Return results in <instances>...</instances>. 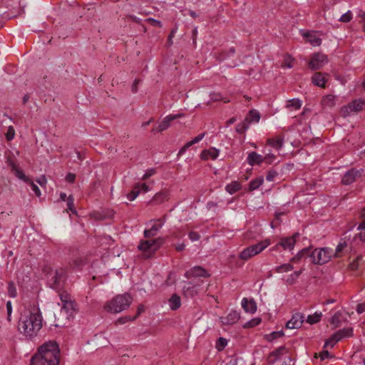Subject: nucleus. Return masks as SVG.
<instances>
[{
  "instance_id": "5fc2aeb1",
  "label": "nucleus",
  "mask_w": 365,
  "mask_h": 365,
  "mask_svg": "<svg viewBox=\"0 0 365 365\" xmlns=\"http://www.w3.org/2000/svg\"><path fill=\"white\" fill-rule=\"evenodd\" d=\"M285 350V347L284 346H279V348L274 350L271 354L270 356H273L275 357H278L283 354L284 351Z\"/></svg>"
},
{
  "instance_id": "69168bd1",
  "label": "nucleus",
  "mask_w": 365,
  "mask_h": 365,
  "mask_svg": "<svg viewBox=\"0 0 365 365\" xmlns=\"http://www.w3.org/2000/svg\"><path fill=\"white\" fill-rule=\"evenodd\" d=\"M76 179V175L74 173H69L66 176V180L68 182H74Z\"/></svg>"
},
{
  "instance_id": "6e6552de",
  "label": "nucleus",
  "mask_w": 365,
  "mask_h": 365,
  "mask_svg": "<svg viewBox=\"0 0 365 365\" xmlns=\"http://www.w3.org/2000/svg\"><path fill=\"white\" fill-rule=\"evenodd\" d=\"M327 62L328 59L324 54L315 53L308 63V66L311 70L316 71L322 68Z\"/></svg>"
},
{
  "instance_id": "5701e85b",
  "label": "nucleus",
  "mask_w": 365,
  "mask_h": 365,
  "mask_svg": "<svg viewBox=\"0 0 365 365\" xmlns=\"http://www.w3.org/2000/svg\"><path fill=\"white\" fill-rule=\"evenodd\" d=\"M242 306L246 312L255 313L257 310V304L254 299H248L243 298L242 300Z\"/></svg>"
},
{
  "instance_id": "4be33fe9",
  "label": "nucleus",
  "mask_w": 365,
  "mask_h": 365,
  "mask_svg": "<svg viewBox=\"0 0 365 365\" xmlns=\"http://www.w3.org/2000/svg\"><path fill=\"white\" fill-rule=\"evenodd\" d=\"M264 160L263 156L256 152L250 153L247 158V161L250 165H261Z\"/></svg>"
},
{
  "instance_id": "423d86ee",
  "label": "nucleus",
  "mask_w": 365,
  "mask_h": 365,
  "mask_svg": "<svg viewBox=\"0 0 365 365\" xmlns=\"http://www.w3.org/2000/svg\"><path fill=\"white\" fill-rule=\"evenodd\" d=\"M269 244V240H265L255 245L249 246L240 252V258L243 260H247L252 257L260 253L266 247H267Z\"/></svg>"
},
{
  "instance_id": "6ab92c4d",
  "label": "nucleus",
  "mask_w": 365,
  "mask_h": 365,
  "mask_svg": "<svg viewBox=\"0 0 365 365\" xmlns=\"http://www.w3.org/2000/svg\"><path fill=\"white\" fill-rule=\"evenodd\" d=\"M240 319V314L237 311H231L226 317L220 318L224 325H232L235 324Z\"/></svg>"
},
{
  "instance_id": "052dcab7",
  "label": "nucleus",
  "mask_w": 365,
  "mask_h": 365,
  "mask_svg": "<svg viewBox=\"0 0 365 365\" xmlns=\"http://www.w3.org/2000/svg\"><path fill=\"white\" fill-rule=\"evenodd\" d=\"M145 21L154 26H157V27H160V28L162 26V24L160 21L154 19L153 18H148Z\"/></svg>"
},
{
  "instance_id": "2eb2a0df",
  "label": "nucleus",
  "mask_w": 365,
  "mask_h": 365,
  "mask_svg": "<svg viewBox=\"0 0 365 365\" xmlns=\"http://www.w3.org/2000/svg\"><path fill=\"white\" fill-rule=\"evenodd\" d=\"M304 319V316L301 313H295L292 319L286 323L287 329H298L301 327Z\"/></svg>"
},
{
  "instance_id": "680f3d73",
  "label": "nucleus",
  "mask_w": 365,
  "mask_h": 365,
  "mask_svg": "<svg viewBox=\"0 0 365 365\" xmlns=\"http://www.w3.org/2000/svg\"><path fill=\"white\" fill-rule=\"evenodd\" d=\"M155 172H156V170L154 168L148 170L145 172V173L143 175V176L142 177V180H147L148 178H150V176L153 175L155 173Z\"/></svg>"
},
{
  "instance_id": "f704fd0d",
  "label": "nucleus",
  "mask_w": 365,
  "mask_h": 365,
  "mask_svg": "<svg viewBox=\"0 0 365 365\" xmlns=\"http://www.w3.org/2000/svg\"><path fill=\"white\" fill-rule=\"evenodd\" d=\"M264 179L263 177H259L254 180H252L250 182V190H255L259 187V186L263 183Z\"/></svg>"
},
{
  "instance_id": "393cba45",
  "label": "nucleus",
  "mask_w": 365,
  "mask_h": 365,
  "mask_svg": "<svg viewBox=\"0 0 365 365\" xmlns=\"http://www.w3.org/2000/svg\"><path fill=\"white\" fill-rule=\"evenodd\" d=\"M205 133H201L193 138L192 140L186 143L179 150L178 155H182L185 151L194 144L199 143L205 137Z\"/></svg>"
},
{
  "instance_id": "13d9d810",
  "label": "nucleus",
  "mask_w": 365,
  "mask_h": 365,
  "mask_svg": "<svg viewBox=\"0 0 365 365\" xmlns=\"http://www.w3.org/2000/svg\"><path fill=\"white\" fill-rule=\"evenodd\" d=\"M278 175L277 172L274 170H270L268 171L266 176V179L268 181H273L275 177Z\"/></svg>"
},
{
  "instance_id": "a878e982",
  "label": "nucleus",
  "mask_w": 365,
  "mask_h": 365,
  "mask_svg": "<svg viewBox=\"0 0 365 365\" xmlns=\"http://www.w3.org/2000/svg\"><path fill=\"white\" fill-rule=\"evenodd\" d=\"M9 166L11 167V171L14 173L16 178L23 180L25 182H29L30 178L28 176H26L24 173V172L21 170H20L14 163H10Z\"/></svg>"
},
{
  "instance_id": "7ed1b4c3",
  "label": "nucleus",
  "mask_w": 365,
  "mask_h": 365,
  "mask_svg": "<svg viewBox=\"0 0 365 365\" xmlns=\"http://www.w3.org/2000/svg\"><path fill=\"white\" fill-rule=\"evenodd\" d=\"M132 300V297L128 293L118 294L110 301H108L103 308L106 312L110 313H119L128 309Z\"/></svg>"
},
{
  "instance_id": "603ef678",
  "label": "nucleus",
  "mask_w": 365,
  "mask_h": 365,
  "mask_svg": "<svg viewBox=\"0 0 365 365\" xmlns=\"http://www.w3.org/2000/svg\"><path fill=\"white\" fill-rule=\"evenodd\" d=\"M263 158H264V162L267 163V164H272L273 161L275 160L276 156L274 154L269 152Z\"/></svg>"
},
{
  "instance_id": "ea45409f",
  "label": "nucleus",
  "mask_w": 365,
  "mask_h": 365,
  "mask_svg": "<svg viewBox=\"0 0 365 365\" xmlns=\"http://www.w3.org/2000/svg\"><path fill=\"white\" fill-rule=\"evenodd\" d=\"M140 193V185L134 187L133 190L127 195V197L130 201L134 200Z\"/></svg>"
},
{
  "instance_id": "412c9836",
  "label": "nucleus",
  "mask_w": 365,
  "mask_h": 365,
  "mask_svg": "<svg viewBox=\"0 0 365 365\" xmlns=\"http://www.w3.org/2000/svg\"><path fill=\"white\" fill-rule=\"evenodd\" d=\"M303 37L313 46H317L322 43V39L316 35L315 32H305L303 34Z\"/></svg>"
},
{
  "instance_id": "f257e3e1",
  "label": "nucleus",
  "mask_w": 365,
  "mask_h": 365,
  "mask_svg": "<svg viewBox=\"0 0 365 365\" xmlns=\"http://www.w3.org/2000/svg\"><path fill=\"white\" fill-rule=\"evenodd\" d=\"M59 354L58 344L54 341H48L38 348L29 365H58Z\"/></svg>"
},
{
  "instance_id": "58836bf2",
  "label": "nucleus",
  "mask_w": 365,
  "mask_h": 365,
  "mask_svg": "<svg viewBox=\"0 0 365 365\" xmlns=\"http://www.w3.org/2000/svg\"><path fill=\"white\" fill-rule=\"evenodd\" d=\"M249 125V123L245 120L243 122L237 125L236 131L240 134H242L248 129Z\"/></svg>"
},
{
  "instance_id": "cd10ccee",
  "label": "nucleus",
  "mask_w": 365,
  "mask_h": 365,
  "mask_svg": "<svg viewBox=\"0 0 365 365\" xmlns=\"http://www.w3.org/2000/svg\"><path fill=\"white\" fill-rule=\"evenodd\" d=\"M312 81L314 85L321 88L325 87V83L327 82L325 76L319 72H317L313 75Z\"/></svg>"
},
{
  "instance_id": "3c124183",
  "label": "nucleus",
  "mask_w": 365,
  "mask_h": 365,
  "mask_svg": "<svg viewBox=\"0 0 365 365\" xmlns=\"http://www.w3.org/2000/svg\"><path fill=\"white\" fill-rule=\"evenodd\" d=\"M26 183H28L31 186V190L34 191V192L36 194L37 197H39L41 195V191L38 187L36 184H34V182L32 180H31V179L29 180V182H27Z\"/></svg>"
},
{
  "instance_id": "774afa93",
  "label": "nucleus",
  "mask_w": 365,
  "mask_h": 365,
  "mask_svg": "<svg viewBox=\"0 0 365 365\" xmlns=\"http://www.w3.org/2000/svg\"><path fill=\"white\" fill-rule=\"evenodd\" d=\"M359 314H361L365 312V303L359 304L356 309Z\"/></svg>"
},
{
  "instance_id": "f3484780",
  "label": "nucleus",
  "mask_w": 365,
  "mask_h": 365,
  "mask_svg": "<svg viewBox=\"0 0 365 365\" xmlns=\"http://www.w3.org/2000/svg\"><path fill=\"white\" fill-rule=\"evenodd\" d=\"M154 222L155 224L151 227L150 229L144 230L143 234L145 238H150L151 237L155 236L157 232L164 225L165 220L164 219H158L155 220Z\"/></svg>"
},
{
  "instance_id": "49530a36",
  "label": "nucleus",
  "mask_w": 365,
  "mask_h": 365,
  "mask_svg": "<svg viewBox=\"0 0 365 365\" xmlns=\"http://www.w3.org/2000/svg\"><path fill=\"white\" fill-rule=\"evenodd\" d=\"M307 252V250H302L294 257L291 259V262L298 263L301 259L304 257V254Z\"/></svg>"
},
{
  "instance_id": "72a5a7b5",
  "label": "nucleus",
  "mask_w": 365,
  "mask_h": 365,
  "mask_svg": "<svg viewBox=\"0 0 365 365\" xmlns=\"http://www.w3.org/2000/svg\"><path fill=\"white\" fill-rule=\"evenodd\" d=\"M347 247V243L345 240H341L340 242L336 247L335 251L334 252L333 257H339L341 256V252Z\"/></svg>"
},
{
  "instance_id": "c85d7f7f",
  "label": "nucleus",
  "mask_w": 365,
  "mask_h": 365,
  "mask_svg": "<svg viewBox=\"0 0 365 365\" xmlns=\"http://www.w3.org/2000/svg\"><path fill=\"white\" fill-rule=\"evenodd\" d=\"M70 266L73 269H80L85 264V259L80 255L73 256L69 262Z\"/></svg>"
},
{
  "instance_id": "4d7b16f0",
  "label": "nucleus",
  "mask_w": 365,
  "mask_h": 365,
  "mask_svg": "<svg viewBox=\"0 0 365 365\" xmlns=\"http://www.w3.org/2000/svg\"><path fill=\"white\" fill-rule=\"evenodd\" d=\"M351 13L350 11L346 12V14L341 16L339 18V21L341 22L347 23L351 19Z\"/></svg>"
},
{
  "instance_id": "2f4dec72",
  "label": "nucleus",
  "mask_w": 365,
  "mask_h": 365,
  "mask_svg": "<svg viewBox=\"0 0 365 365\" xmlns=\"http://www.w3.org/2000/svg\"><path fill=\"white\" fill-rule=\"evenodd\" d=\"M241 189V185L237 181H233L228 184L225 187V190L227 192L232 195Z\"/></svg>"
},
{
  "instance_id": "4468645a",
  "label": "nucleus",
  "mask_w": 365,
  "mask_h": 365,
  "mask_svg": "<svg viewBox=\"0 0 365 365\" xmlns=\"http://www.w3.org/2000/svg\"><path fill=\"white\" fill-rule=\"evenodd\" d=\"M299 234L296 232L292 237H282L279 242L277 244L276 247L280 246L283 247L284 250H291L294 248L297 238L299 237Z\"/></svg>"
},
{
  "instance_id": "bb28decb",
  "label": "nucleus",
  "mask_w": 365,
  "mask_h": 365,
  "mask_svg": "<svg viewBox=\"0 0 365 365\" xmlns=\"http://www.w3.org/2000/svg\"><path fill=\"white\" fill-rule=\"evenodd\" d=\"M353 335V329L352 328H344L342 329L338 330L335 332L333 336L336 338V341H340L344 337H350Z\"/></svg>"
},
{
  "instance_id": "0e129e2a",
  "label": "nucleus",
  "mask_w": 365,
  "mask_h": 365,
  "mask_svg": "<svg viewBox=\"0 0 365 365\" xmlns=\"http://www.w3.org/2000/svg\"><path fill=\"white\" fill-rule=\"evenodd\" d=\"M6 310H7V315H8L7 319H8V321H11V312H12V305H11V302L10 301H8L6 302Z\"/></svg>"
},
{
  "instance_id": "c03bdc74",
  "label": "nucleus",
  "mask_w": 365,
  "mask_h": 365,
  "mask_svg": "<svg viewBox=\"0 0 365 365\" xmlns=\"http://www.w3.org/2000/svg\"><path fill=\"white\" fill-rule=\"evenodd\" d=\"M362 256L359 255L356 258L349 264V268L351 270H356L359 267V262L362 260Z\"/></svg>"
},
{
  "instance_id": "aec40b11",
  "label": "nucleus",
  "mask_w": 365,
  "mask_h": 365,
  "mask_svg": "<svg viewBox=\"0 0 365 365\" xmlns=\"http://www.w3.org/2000/svg\"><path fill=\"white\" fill-rule=\"evenodd\" d=\"M220 150L215 148H210L207 150H204L200 154V158L204 160L209 159L215 160L219 155Z\"/></svg>"
},
{
  "instance_id": "6e6d98bb",
  "label": "nucleus",
  "mask_w": 365,
  "mask_h": 365,
  "mask_svg": "<svg viewBox=\"0 0 365 365\" xmlns=\"http://www.w3.org/2000/svg\"><path fill=\"white\" fill-rule=\"evenodd\" d=\"M260 322H261L260 318H255V319L249 321L248 322H247L245 327H255V326L259 324Z\"/></svg>"
},
{
  "instance_id": "864d4df0",
  "label": "nucleus",
  "mask_w": 365,
  "mask_h": 365,
  "mask_svg": "<svg viewBox=\"0 0 365 365\" xmlns=\"http://www.w3.org/2000/svg\"><path fill=\"white\" fill-rule=\"evenodd\" d=\"M175 282V274L174 272H170L168 276V278L165 281V283H166V285L167 286H171L172 284H173Z\"/></svg>"
},
{
  "instance_id": "37998d69",
  "label": "nucleus",
  "mask_w": 365,
  "mask_h": 365,
  "mask_svg": "<svg viewBox=\"0 0 365 365\" xmlns=\"http://www.w3.org/2000/svg\"><path fill=\"white\" fill-rule=\"evenodd\" d=\"M302 274V271H295L294 273H292V274H290L288 278H287V283L290 284H292L297 279L298 277L300 276V274Z\"/></svg>"
},
{
  "instance_id": "4c0bfd02",
  "label": "nucleus",
  "mask_w": 365,
  "mask_h": 365,
  "mask_svg": "<svg viewBox=\"0 0 365 365\" xmlns=\"http://www.w3.org/2000/svg\"><path fill=\"white\" fill-rule=\"evenodd\" d=\"M284 334L282 331H272L269 334L266 335L265 338L268 341H272L277 338L283 336Z\"/></svg>"
},
{
  "instance_id": "473e14b6",
  "label": "nucleus",
  "mask_w": 365,
  "mask_h": 365,
  "mask_svg": "<svg viewBox=\"0 0 365 365\" xmlns=\"http://www.w3.org/2000/svg\"><path fill=\"white\" fill-rule=\"evenodd\" d=\"M336 97L333 95H327L322 100V103L325 107H332L335 105Z\"/></svg>"
},
{
  "instance_id": "7c9ffc66",
  "label": "nucleus",
  "mask_w": 365,
  "mask_h": 365,
  "mask_svg": "<svg viewBox=\"0 0 365 365\" xmlns=\"http://www.w3.org/2000/svg\"><path fill=\"white\" fill-rule=\"evenodd\" d=\"M260 119V115L256 110H251L245 118V120L250 123H257Z\"/></svg>"
},
{
  "instance_id": "a211bd4d",
  "label": "nucleus",
  "mask_w": 365,
  "mask_h": 365,
  "mask_svg": "<svg viewBox=\"0 0 365 365\" xmlns=\"http://www.w3.org/2000/svg\"><path fill=\"white\" fill-rule=\"evenodd\" d=\"M170 198V193L167 190H162L156 193L152 200L149 201L150 205H159L165 201H168Z\"/></svg>"
},
{
  "instance_id": "b1692460",
  "label": "nucleus",
  "mask_w": 365,
  "mask_h": 365,
  "mask_svg": "<svg viewBox=\"0 0 365 365\" xmlns=\"http://www.w3.org/2000/svg\"><path fill=\"white\" fill-rule=\"evenodd\" d=\"M284 140V136L279 135L275 138H268L267 140V144L269 145V146L272 147L273 148L279 150L283 147Z\"/></svg>"
},
{
  "instance_id": "ddd939ff",
  "label": "nucleus",
  "mask_w": 365,
  "mask_h": 365,
  "mask_svg": "<svg viewBox=\"0 0 365 365\" xmlns=\"http://www.w3.org/2000/svg\"><path fill=\"white\" fill-rule=\"evenodd\" d=\"M365 107V103L364 101L361 100H355L351 103H349L348 106H344L341 109V112L344 115H349L351 112H358L361 111L364 109Z\"/></svg>"
},
{
  "instance_id": "9d476101",
  "label": "nucleus",
  "mask_w": 365,
  "mask_h": 365,
  "mask_svg": "<svg viewBox=\"0 0 365 365\" xmlns=\"http://www.w3.org/2000/svg\"><path fill=\"white\" fill-rule=\"evenodd\" d=\"M364 170L351 168L344 173L341 178V183L345 185H351L362 175Z\"/></svg>"
},
{
  "instance_id": "f03ea898",
  "label": "nucleus",
  "mask_w": 365,
  "mask_h": 365,
  "mask_svg": "<svg viewBox=\"0 0 365 365\" xmlns=\"http://www.w3.org/2000/svg\"><path fill=\"white\" fill-rule=\"evenodd\" d=\"M42 327V316L39 309L21 316L18 328L26 336L33 337Z\"/></svg>"
},
{
  "instance_id": "09e8293b",
  "label": "nucleus",
  "mask_w": 365,
  "mask_h": 365,
  "mask_svg": "<svg viewBox=\"0 0 365 365\" xmlns=\"http://www.w3.org/2000/svg\"><path fill=\"white\" fill-rule=\"evenodd\" d=\"M15 135V130L13 126H9L7 129V132L6 133V138L8 141H11L14 139Z\"/></svg>"
},
{
  "instance_id": "e433bc0d",
  "label": "nucleus",
  "mask_w": 365,
  "mask_h": 365,
  "mask_svg": "<svg viewBox=\"0 0 365 365\" xmlns=\"http://www.w3.org/2000/svg\"><path fill=\"white\" fill-rule=\"evenodd\" d=\"M322 316V313H317V312L314 313L312 315H309L307 319V322L310 324L317 323L318 322L320 321Z\"/></svg>"
},
{
  "instance_id": "c756f323",
  "label": "nucleus",
  "mask_w": 365,
  "mask_h": 365,
  "mask_svg": "<svg viewBox=\"0 0 365 365\" xmlns=\"http://www.w3.org/2000/svg\"><path fill=\"white\" fill-rule=\"evenodd\" d=\"M169 306L172 310L179 309L181 306L180 297L178 294H173L169 299Z\"/></svg>"
},
{
  "instance_id": "a18cd8bd",
  "label": "nucleus",
  "mask_w": 365,
  "mask_h": 365,
  "mask_svg": "<svg viewBox=\"0 0 365 365\" xmlns=\"http://www.w3.org/2000/svg\"><path fill=\"white\" fill-rule=\"evenodd\" d=\"M67 207L68 210L71 211L73 213H76V211L74 208V199L72 195H70L67 198Z\"/></svg>"
},
{
  "instance_id": "bf43d9fd",
  "label": "nucleus",
  "mask_w": 365,
  "mask_h": 365,
  "mask_svg": "<svg viewBox=\"0 0 365 365\" xmlns=\"http://www.w3.org/2000/svg\"><path fill=\"white\" fill-rule=\"evenodd\" d=\"M188 237L191 241H197L199 240L200 238V235L197 232L194 231H191L188 234Z\"/></svg>"
},
{
  "instance_id": "338daca9",
  "label": "nucleus",
  "mask_w": 365,
  "mask_h": 365,
  "mask_svg": "<svg viewBox=\"0 0 365 365\" xmlns=\"http://www.w3.org/2000/svg\"><path fill=\"white\" fill-rule=\"evenodd\" d=\"M331 323L332 324H334V325H335V327H338V326H339V316L337 314H335L331 317Z\"/></svg>"
},
{
  "instance_id": "f8f14e48",
  "label": "nucleus",
  "mask_w": 365,
  "mask_h": 365,
  "mask_svg": "<svg viewBox=\"0 0 365 365\" xmlns=\"http://www.w3.org/2000/svg\"><path fill=\"white\" fill-rule=\"evenodd\" d=\"M185 277L187 279H191L192 277H210V274L203 267L195 266L186 271Z\"/></svg>"
},
{
  "instance_id": "20e7f679",
  "label": "nucleus",
  "mask_w": 365,
  "mask_h": 365,
  "mask_svg": "<svg viewBox=\"0 0 365 365\" xmlns=\"http://www.w3.org/2000/svg\"><path fill=\"white\" fill-rule=\"evenodd\" d=\"M43 271L47 276L49 287L59 291L65 280L66 271L62 268L54 269L49 266L43 267Z\"/></svg>"
},
{
  "instance_id": "1a4fd4ad",
  "label": "nucleus",
  "mask_w": 365,
  "mask_h": 365,
  "mask_svg": "<svg viewBox=\"0 0 365 365\" xmlns=\"http://www.w3.org/2000/svg\"><path fill=\"white\" fill-rule=\"evenodd\" d=\"M163 242L164 240L161 237L154 240H142L138 246V248L143 252L155 250L163 243Z\"/></svg>"
},
{
  "instance_id": "a19ab883",
  "label": "nucleus",
  "mask_w": 365,
  "mask_h": 365,
  "mask_svg": "<svg viewBox=\"0 0 365 365\" xmlns=\"http://www.w3.org/2000/svg\"><path fill=\"white\" fill-rule=\"evenodd\" d=\"M8 294L12 298H14L17 296L16 288L13 282H9L8 283Z\"/></svg>"
},
{
  "instance_id": "dca6fc26",
  "label": "nucleus",
  "mask_w": 365,
  "mask_h": 365,
  "mask_svg": "<svg viewBox=\"0 0 365 365\" xmlns=\"http://www.w3.org/2000/svg\"><path fill=\"white\" fill-rule=\"evenodd\" d=\"M202 282V281H200ZM200 285V282L194 283L193 282H189L183 287V292L186 297H193L199 293V286Z\"/></svg>"
},
{
  "instance_id": "de8ad7c7",
  "label": "nucleus",
  "mask_w": 365,
  "mask_h": 365,
  "mask_svg": "<svg viewBox=\"0 0 365 365\" xmlns=\"http://www.w3.org/2000/svg\"><path fill=\"white\" fill-rule=\"evenodd\" d=\"M288 107L293 108L294 109H299L302 106L301 101L299 99H292L289 101V104L287 105Z\"/></svg>"
},
{
  "instance_id": "c9c22d12",
  "label": "nucleus",
  "mask_w": 365,
  "mask_h": 365,
  "mask_svg": "<svg viewBox=\"0 0 365 365\" xmlns=\"http://www.w3.org/2000/svg\"><path fill=\"white\" fill-rule=\"evenodd\" d=\"M294 269V267L289 264H283L275 268V272L277 273L288 272Z\"/></svg>"
},
{
  "instance_id": "0eeeda50",
  "label": "nucleus",
  "mask_w": 365,
  "mask_h": 365,
  "mask_svg": "<svg viewBox=\"0 0 365 365\" xmlns=\"http://www.w3.org/2000/svg\"><path fill=\"white\" fill-rule=\"evenodd\" d=\"M62 307L61 309L66 312L68 316H72L76 309V303L72 297L66 292L59 294Z\"/></svg>"
},
{
  "instance_id": "9b49d317",
  "label": "nucleus",
  "mask_w": 365,
  "mask_h": 365,
  "mask_svg": "<svg viewBox=\"0 0 365 365\" xmlns=\"http://www.w3.org/2000/svg\"><path fill=\"white\" fill-rule=\"evenodd\" d=\"M183 115L182 113H179V114H177V115H169L168 116H166L158 125V127L156 128H153L152 129V132L153 133H156V132H163L164 130H165L166 129H168L170 126V122L172 120H174L177 118H179L180 117H182Z\"/></svg>"
},
{
  "instance_id": "8fccbe9b",
  "label": "nucleus",
  "mask_w": 365,
  "mask_h": 365,
  "mask_svg": "<svg viewBox=\"0 0 365 365\" xmlns=\"http://www.w3.org/2000/svg\"><path fill=\"white\" fill-rule=\"evenodd\" d=\"M338 341H336V338L332 335L327 340H326L324 348H326L327 346L333 347Z\"/></svg>"
},
{
  "instance_id": "e2e57ef3",
  "label": "nucleus",
  "mask_w": 365,
  "mask_h": 365,
  "mask_svg": "<svg viewBox=\"0 0 365 365\" xmlns=\"http://www.w3.org/2000/svg\"><path fill=\"white\" fill-rule=\"evenodd\" d=\"M292 62L293 58H292L291 57H287V58H285L284 62L282 64V66L291 68L293 67Z\"/></svg>"
},
{
  "instance_id": "39448f33",
  "label": "nucleus",
  "mask_w": 365,
  "mask_h": 365,
  "mask_svg": "<svg viewBox=\"0 0 365 365\" xmlns=\"http://www.w3.org/2000/svg\"><path fill=\"white\" fill-rule=\"evenodd\" d=\"M333 255V250L329 247L315 249L312 252V263L315 264H324L331 259Z\"/></svg>"
},
{
  "instance_id": "79ce46f5",
  "label": "nucleus",
  "mask_w": 365,
  "mask_h": 365,
  "mask_svg": "<svg viewBox=\"0 0 365 365\" xmlns=\"http://www.w3.org/2000/svg\"><path fill=\"white\" fill-rule=\"evenodd\" d=\"M227 344V341L225 338L220 337L216 342V349L219 351L222 350Z\"/></svg>"
}]
</instances>
